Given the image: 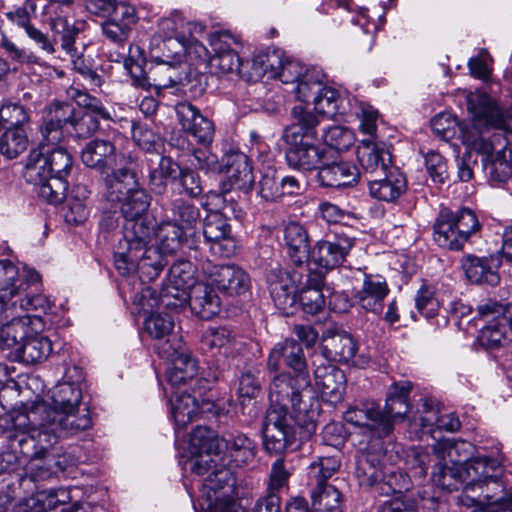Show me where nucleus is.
Returning a JSON list of instances; mask_svg holds the SVG:
<instances>
[{"label": "nucleus", "instance_id": "nucleus-6", "mask_svg": "<svg viewBox=\"0 0 512 512\" xmlns=\"http://www.w3.org/2000/svg\"><path fill=\"white\" fill-rule=\"evenodd\" d=\"M473 449V445L467 441L437 440L433 444V451L438 461L432 472V481L447 491L458 490L466 484L462 454H471Z\"/></svg>", "mask_w": 512, "mask_h": 512}, {"label": "nucleus", "instance_id": "nucleus-38", "mask_svg": "<svg viewBox=\"0 0 512 512\" xmlns=\"http://www.w3.org/2000/svg\"><path fill=\"white\" fill-rule=\"evenodd\" d=\"M281 64V52L272 51L254 55L246 63L241 62L240 77L246 81L257 82L266 74L269 78L275 75V69Z\"/></svg>", "mask_w": 512, "mask_h": 512}, {"label": "nucleus", "instance_id": "nucleus-50", "mask_svg": "<svg viewBox=\"0 0 512 512\" xmlns=\"http://www.w3.org/2000/svg\"><path fill=\"white\" fill-rule=\"evenodd\" d=\"M221 443L225 444L226 450L236 466L246 465L255 457V443L244 434H229L223 437L217 441V448H220Z\"/></svg>", "mask_w": 512, "mask_h": 512}, {"label": "nucleus", "instance_id": "nucleus-44", "mask_svg": "<svg viewBox=\"0 0 512 512\" xmlns=\"http://www.w3.org/2000/svg\"><path fill=\"white\" fill-rule=\"evenodd\" d=\"M43 149L44 145L39 143L37 148L29 152L24 170V178L37 187L39 196L41 188L49 184L52 178Z\"/></svg>", "mask_w": 512, "mask_h": 512}, {"label": "nucleus", "instance_id": "nucleus-33", "mask_svg": "<svg viewBox=\"0 0 512 512\" xmlns=\"http://www.w3.org/2000/svg\"><path fill=\"white\" fill-rule=\"evenodd\" d=\"M359 171L349 162H336L327 164L326 161L318 170L317 179L321 186L342 188L358 182Z\"/></svg>", "mask_w": 512, "mask_h": 512}, {"label": "nucleus", "instance_id": "nucleus-29", "mask_svg": "<svg viewBox=\"0 0 512 512\" xmlns=\"http://www.w3.org/2000/svg\"><path fill=\"white\" fill-rule=\"evenodd\" d=\"M300 191L301 185L296 177H280L272 169H267L258 182V194L265 201L274 202L286 195H297Z\"/></svg>", "mask_w": 512, "mask_h": 512}, {"label": "nucleus", "instance_id": "nucleus-60", "mask_svg": "<svg viewBox=\"0 0 512 512\" xmlns=\"http://www.w3.org/2000/svg\"><path fill=\"white\" fill-rule=\"evenodd\" d=\"M28 145L26 131L22 127H8L0 139V153L14 159L24 152Z\"/></svg>", "mask_w": 512, "mask_h": 512}, {"label": "nucleus", "instance_id": "nucleus-41", "mask_svg": "<svg viewBox=\"0 0 512 512\" xmlns=\"http://www.w3.org/2000/svg\"><path fill=\"white\" fill-rule=\"evenodd\" d=\"M315 383L322 396L330 401H338L345 390V375L343 371L333 365L317 367L315 370Z\"/></svg>", "mask_w": 512, "mask_h": 512}, {"label": "nucleus", "instance_id": "nucleus-52", "mask_svg": "<svg viewBox=\"0 0 512 512\" xmlns=\"http://www.w3.org/2000/svg\"><path fill=\"white\" fill-rule=\"evenodd\" d=\"M185 50V40L153 37L150 57L152 61L178 62L179 65H183Z\"/></svg>", "mask_w": 512, "mask_h": 512}, {"label": "nucleus", "instance_id": "nucleus-28", "mask_svg": "<svg viewBox=\"0 0 512 512\" xmlns=\"http://www.w3.org/2000/svg\"><path fill=\"white\" fill-rule=\"evenodd\" d=\"M357 158L366 173L386 174L392 167V155L385 143L362 140L357 148Z\"/></svg>", "mask_w": 512, "mask_h": 512}, {"label": "nucleus", "instance_id": "nucleus-56", "mask_svg": "<svg viewBox=\"0 0 512 512\" xmlns=\"http://www.w3.org/2000/svg\"><path fill=\"white\" fill-rule=\"evenodd\" d=\"M171 414L177 428H185L199 414L200 406L195 396L175 394L171 399Z\"/></svg>", "mask_w": 512, "mask_h": 512}, {"label": "nucleus", "instance_id": "nucleus-63", "mask_svg": "<svg viewBox=\"0 0 512 512\" xmlns=\"http://www.w3.org/2000/svg\"><path fill=\"white\" fill-rule=\"evenodd\" d=\"M340 96L334 88L320 86L317 95L313 98L315 110L319 114L333 117L337 114L340 106Z\"/></svg>", "mask_w": 512, "mask_h": 512}, {"label": "nucleus", "instance_id": "nucleus-21", "mask_svg": "<svg viewBox=\"0 0 512 512\" xmlns=\"http://www.w3.org/2000/svg\"><path fill=\"white\" fill-rule=\"evenodd\" d=\"M81 160L87 167L103 173L121 165L124 155L117 152L113 142L97 138L86 144L81 153Z\"/></svg>", "mask_w": 512, "mask_h": 512}, {"label": "nucleus", "instance_id": "nucleus-57", "mask_svg": "<svg viewBox=\"0 0 512 512\" xmlns=\"http://www.w3.org/2000/svg\"><path fill=\"white\" fill-rule=\"evenodd\" d=\"M187 230L181 228L175 222L164 219L158 226L156 237L161 246L162 252L173 254L183 244Z\"/></svg>", "mask_w": 512, "mask_h": 512}, {"label": "nucleus", "instance_id": "nucleus-15", "mask_svg": "<svg viewBox=\"0 0 512 512\" xmlns=\"http://www.w3.org/2000/svg\"><path fill=\"white\" fill-rule=\"evenodd\" d=\"M38 280V274H32L31 279H27L11 260L0 259V314L4 320L9 317L8 311L12 310L11 302H15Z\"/></svg>", "mask_w": 512, "mask_h": 512}, {"label": "nucleus", "instance_id": "nucleus-35", "mask_svg": "<svg viewBox=\"0 0 512 512\" xmlns=\"http://www.w3.org/2000/svg\"><path fill=\"white\" fill-rule=\"evenodd\" d=\"M388 291L389 288L384 279L379 276L365 275L363 286L355 293L354 299L364 310L378 313L382 309V302Z\"/></svg>", "mask_w": 512, "mask_h": 512}, {"label": "nucleus", "instance_id": "nucleus-40", "mask_svg": "<svg viewBox=\"0 0 512 512\" xmlns=\"http://www.w3.org/2000/svg\"><path fill=\"white\" fill-rule=\"evenodd\" d=\"M355 475L361 486L372 487L385 480L386 474L379 452L362 451L357 457Z\"/></svg>", "mask_w": 512, "mask_h": 512}, {"label": "nucleus", "instance_id": "nucleus-39", "mask_svg": "<svg viewBox=\"0 0 512 512\" xmlns=\"http://www.w3.org/2000/svg\"><path fill=\"white\" fill-rule=\"evenodd\" d=\"M411 390L412 384L409 381L394 383L390 387L381 413L391 423L392 427L395 422L403 420L409 412L408 397Z\"/></svg>", "mask_w": 512, "mask_h": 512}, {"label": "nucleus", "instance_id": "nucleus-64", "mask_svg": "<svg viewBox=\"0 0 512 512\" xmlns=\"http://www.w3.org/2000/svg\"><path fill=\"white\" fill-rule=\"evenodd\" d=\"M324 75H320L315 70H306L302 79L297 82L293 89L296 98L302 102H309L310 98H314L319 87L323 83Z\"/></svg>", "mask_w": 512, "mask_h": 512}, {"label": "nucleus", "instance_id": "nucleus-34", "mask_svg": "<svg viewBox=\"0 0 512 512\" xmlns=\"http://www.w3.org/2000/svg\"><path fill=\"white\" fill-rule=\"evenodd\" d=\"M135 23V9L127 4H122L113 16L102 24V32L110 41L123 44L128 40Z\"/></svg>", "mask_w": 512, "mask_h": 512}, {"label": "nucleus", "instance_id": "nucleus-2", "mask_svg": "<svg viewBox=\"0 0 512 512\" xmlns=\"http://www.w3.org/2000/svg\"><path fill=\"white\" fill-rule=\"evenodd\" d=\"M17 428L35 433V444L43 459L62 436L74 435L90 428L92 421L88 408L80 406L57 413L46 402L33 403L27 410L14 415Z\"/></svg>", "mask_w": 512, "mask_h": 512}, {"label": "nucleus", "instance_id": "nucleus-12", "mask_svg": "<svg viewBox=\"0 0 512 512\" xmlns=\"http://www.w3.org/2000/svg\"><path fill=\"white\" fill-rule=\"evenodd\" d=\"M354 244V237L343 232H336L314 244L309 260L321 270L335 269L346 261Z\"/></svg>", "mask_w": 512, "mask_h": 512}, {"label": "nucleus", "instance_id": "nucleus-31", "mask_svg": "<svg viewBox=\"0 0 512 512\" xmlns=\"http://www.w3.org/2000/svg\"><path fill=\"white\" fill-rule=\"evenodd\" d=\"M105 178V199L112 210L133 191L138 190L135 174L128 168L112 169Z\"/></svg>", "mask_w": 512, "mask_h": 512}, {"label": "nucleus", "instance_id": "nucleus-4", "mask_svg": "<svg viewBox=\"0 0 512 512\" xmlns=\"http://www.w3.org/2000/svg\"><path fill=\"white\" fill-rule=\"evenodd\" d=\"M467 110L470 114V124L461 125L460 132L465 145L485 155L483 160L491 158L492 143L481 137L483 131L491 128L510 132L509 119H512V105L503 110L485 92H470L467 97Z\"/></svg>", "mask_w": 512, "mask_h": 512}, {"label": "nucleus", "instance_id": "nucleus-1", "mask_svg": "<svg viewBox=\"0 0 512 512\" xmlns=\"http://www.w3.org/2000/svg\"><path fill=\"white\" fill-rule=\"evenodd\" d=\"M311 390L309 373L291 376L281 373L275 376L270 384V406L263 422V438L265 449L279 454L294 444L296 435V419L288 411L292 409L301 413L303 397Z\"/></svg>", "mask_w": 512, "mask_h": 512}, {"label": "nucleus", "instance_id": "nucleus-7", "mask_svg": "<svg viewBox=\"0 0 512 512\" xmlns=\"http://www.w3.org/2000/svg\"><path fill=\"white\" fill-rule=\"evenodd\" d=\"M479 228L477 217L470 209L454 212L444 208L433 225V240L441 248L459 251Z\"/></svg>", "mask_w": 512, "mask_h": 512}, {"label": "nucleus", "instance_id": "nucleus-14", "mask_svg": "<svg viewBox=\"0 0 512 512\" xmlns=\"http://www.w3.org/2000/svg\"><path fill=\"white\" fill-rule=\"evenodd\" d=\"M505 307L496 301L488 300L478 306L480 319L487 324L480 330L479 341L482 346L494 349L507 342L509 318Z\"/></svg>", "mask_w": 512, "mask_h": 512}, {"label": "nucleus", "instance_id": "nucleus-18", "mask_svg": "<svg viewBox=\"0 0 512 512\" xmlns=\"http://www.w3.org/2000/svg\"><path fill=\"white\" fill-rule=\"evenodd\" d=\"M344 420L362 430L363 434L380 440L392 433L391 423L382 415L379 407L374 404H363L362 407L351 406L343 414Z\"/></svg>", "mask_w": 512, "mask_h": 512}, {"label": "nucleus", "instance_id": "nucleus-36", "mask_svg": "<svg viewBox=\"0 0 512 512\" xmlns=\"http://www.w3.org/2000/svg\"><path fill=\"white\" fill-rule=\"evenodd\" d=\"M382 175L383 178L368 181L369 193L379 201L394 202L405 192L406 178L398 169L389 170Z\"/></svg>", "mask_w": 512, "mask_h": 512}, {"label": "nucleus", "instance_id": "nucleus-54", "mask_svg": "<svg viewBox=\"0 0 512 512\" xmlns=\"http://www.w3.org/2000/svg\"><path fill=\"white\" fill-rule=\"evenodd\" d=\"M49 27L53 33L54 41L61 42V48L71 57L75 58V41L80 29L67 17L57 16L50 19Z\"/></svg>", "mask_w": 512, "mask_h": 512}, {"label": "nucleus", "instance_id": "nucleus-46", "mask_svg": "<svg viewBox=\"0 0 512 512\" xmlns=\"http://www.w3.org/2000/svg\"><path fill=\"white\" fill-rule=\"evenodd\" d=\"M200 218V209L183 198L171 200L165 209V219L175 222V224L187 231L193 230Z\"/></svg>", "mask_w": 512, "mask_h": 512}, {"label": "nucleus", "instance_id": "nucleus-45", "mask_svg": "<svg viewBox=\"0 0 512 512\" xmlns=\"http://www.w3.org/2000/svg\"><path fill=\"white\" fill-rule=\"evenodd\" d=\"M423 415L420 417V426L423 432L433 433L435 430L455 432L461 424L453 413H441L431 403L423 404Z\"/></svg>", "mask_w": 512, "mask_h": 512}, {"label": "nucleus", "instance_id": "nucleus-5", "mask_svg": "<svg viewBox=\"0 0 512 512\" xmlns=\"http://www.w3.org/2000/svg\"><path fill=\"white\" fill-rule=\"evenodd\" d=\"M149 206L150 196L143 189L133 191L123 201L113 206L114 213L119 208L124 219L123 231L118 240V256L122 257L131 249L137 250L143 240L152 236L154 227L148 216Z\"/></svg>", "mask_w": 512, "mask_h": 512}, {"label": "nucleus", "instance_id": "nucleus-37", "mask_svg": "<svg viewBox=\"0 0 512 512\" xmlns=\"http://www.w3.org/2000/svg\"><path fill=\"white\" fill-rule=\"evenodd\" d=\"M172 339L173 344L163 343L157 347V352L162 358L171 361L172 367L193 381L197 376V362L186 351L180 336Z\"/></svg>", "mask_w": 512, "mask_h": 512}, {"label": "nucleus", "instance_id": "nucleus-43", "mask_svg": "<svg viewBox=\"0 0 512 512\" xmlns=\"http://www.w3.org/2000/svg\"><path fill=\"white\" fill-rule=\"evenodd\" d=\"M231 233V227L227 218L221 212L210 211L203 221V235L205 241L211 244L214 254L224 255L221 251V242L227 240Z\"/></svg>", "mask_w": 512, "mask_h": 512}, {"label": "nucleus", "instance_id": "nucleus-20", "mask_svg": "<svg viewBox=\"0 0 512 512\" xmlns=\"http://www.w3.org/2000/svg\"><path fill=\"white\" fill-rule=\"evenodd\" d=\"M75 112L74 107L67 102L51 103L45 109L43 123L40 127L42 139L52 142V144H58L63 138V129L70 128Z\"/></svg>", "mask_w": 512, "mask_h": 512}, {"label": "nucleus", "instance_id": "nucleus-48", "mask_svg": "<svg viewBox=\"0 0 512 512\" xmlns=\"http://www.w3.org/2000/svg\"><path fill=\"white\" fill-rule=\"evenodd\" d=\"M183 65L178 62L152 61L149 67L150 87L170 88L180 84L183 77Z\"/></svg>", "mask_w": 512, "mask_h": 512}, {"label": "nucleus", "instance_id": "nucleus-11", "mask_svg": "<svg viewBox=\"0 0 512 512\" xmlns=\"http://www.w3.org/2000/svg\"><path fill=\"white\" fill-rule=\"evenodd\" d=\"M67 97L85 109L84 112H75L68 132L77 138H88L99 128V119L112 120L111 112L103 105L101 100L77 87L66 90Z\"/></svg>", "mask_w": 512, "mask_h": 512}, {"label": "nucleus", "instance_id": "nucleus-30", "mask_svg": "<svg viewBox=\"0 0 512 512\" xmlns=\"http://www.w3.org/2000/svg\"><path fill=\"white\" fill-rule=\"evenodd\" d=\"M213 289L208 280V283H197L188 293L192 313L203 320H210L220 312L221 301Z\"/></svg>", "mask_w": 512, "mask_h": 512}, {"label": "nucleus", "instance_id": "nucleus-22", "mask_svg": "<svg viewBox=\"0 0 512 512\" xmlns=\"http://www.w3.org/2000/svg\"><path fill=\"white\" fill-rule=\"evenodd\" d=\"M177 119L182 129L191 134L198 142L210 144L214 135L213 123L203 116L198 108L188 102H180L175 106Z\"/></svg>", "mask_w": 512, "mask_h": 512}, {"label": "nucleus", "instance_id": "nucleus-26", "mask_svg": "<svg viewBox=\"0 0 512 512\" xmlns=\"http://www.w3.org/2000/svg\"><path fill=\"white\" fill-rule=\"evenodd\" d=\"M461 263L467 279L472 283L495 286L500 281L498 269L501 260L498 256L477 257L466 255Z\"/></svg>", "mask_w": 512, "mask_h": 512}, {"label": "nucleus", "instance_id": "nucleus-23", "mask_svg": "<svg viewBox=\"0 0 512 512\" xmlns=\"http://www.w3.org/2000/svg\"><path fill=\"white\" fill-rule=\"evenodd\" d=\"M209 281L221 293L228 296H238L250 288V277L245 270L236 265H221L215 267Z\"/></svg>", "mask_w": 512, "mask_h": 512}, {"label": "nucleus", "instance_id": "nucleus-58", "mask_svg": "<svg viewBox=\"0 0 512 512\" xmlns=\"http://www.w3.org/2000/svg\"><path fill=\"white\" fill-rule=\"evenodd\" d=\"M179 165L171 157L160 156L156 167L151 168L149 173L150 189L156 194H163L167 187L169 178L177 177V171H180Z\"/></svg>", "mask_w": 512, "mask_h": 512}, {"label": "nucleus", "instance_id": "nucleus-49", "mask_svg": "<svg viewBox=\"0 0 512 512\" xmlns=\"http://www.w3.org/2000/svg\"><path fill=\"white\" fill-rule=\"evenodd\" d=\"M322 347L324 355L334 361L348 362L357 352L356 342L344 331L326 336Z\"/></svg>", "mask_w": 512, "mask_h": 512}, {"label": "nucleus", "instance_id": "nucleus-24", "mask_svg": "<svg viewBox=\"0 0 512 512\" xmlns=\"http://www.w3.org/2000/svg\"><path fill=\"white\" fill-rule=\"evenodd\" d=\"M285 365L295 374L309 373L307 361L301 345L293 340L286 339L277 343L270 351L267 366L271 371H277Z\"/></svg>", "mask_w": 512, "mask_h": 512}, {"label": "nucleus", "instance_id": "nucleus-8", "mask_svg": "<svg viewBox=\"0 0 512 512\" xmlns=\"http://www.w3.org/2000/svg\"><path fill=\"white\" fill-rule=\"evenodd\" d=\"M6 434L7 448L0 454V474L14 471L22 460L43 459L35 442V433L29 434L26 428H17L14 416L10 420L0 419V435ZM32 470L37 467L30 463Z\"/></svg>", "mask_w": 512, "mask_h": 512}, {"label": "nucleus", "instance_id": "nucleus-42", "mask_svg": "<svg viewBox=\"0 0 512 512\" xmlns=\"http://www.w3.org/2000/svg\"><path fill=\"white\" fill-rule=\"evenodd\" d=\"M323 286V274L310 272L305 286L301 289L298 299L306 314L316 315L325 307V296L321 289Z\"/></svg>", "mask_w": 512, "mask_h": 512}, {"label": "nucleus", "instance_id": "nucleus-25", "mask_svg": "<svg viewBox=\"0 0 512 512\" xmlns=\"http://www.w3.org/2000/svg\"><path fill=\"white\" fill-rule=\"evenodd\" d=\"M227 174L229 188L224 187L223 191L238 189L243 192L251 190L254 183V175L250 160L247 155L241 152H230L223 157V170Z\"/></svg>", "mask_w": 512, "mask_h": 512}, {"label": "nucleus", "instance_id": "nucleus-53", "mask_svg": "<svg viewBox=\"0 0 512 512\" xmlns=\"http://www.w3.org/2000/svg\"><path fill=\"white\" fill-rule=\"evenodd\" d=\"M30 319L28 316L14 317L0 328V348L19 351L29 330Z\"/></svg>", "mask_w": 512, "mask_h": 512}, {"label": "nucleus", "instance_id": "nucleus-32", "mask_svg": "<svg viewBox=\"0 0 512 512\" xmlns=\"http://www.w3.org/2000/svg\"><path fill=\"white\" fill-rule=\"evenodd\" d=\"M284 240L290 261L301 267L310 259V239L305 227L298 222H289L284 228Z\"/></svg>", "mask_w": 512, "mask_h": 512}, {"label": "nucleus", "instance_id": "nucleus-59", "mask_svg": "<svg viewBox=\"0 0 512 512\" xmlns=\"http://www.w3.org/2000/svg\"><path fill=\"white\" fill-rule=\"evenodd\" d=\"M145 329L147 333L159 343L156 348L163 344H173L174 336H179L173 332L174 321L168 314H151L145 321Z\"/></svg>", "mask_w": 512, "mask_h": 512}, {"label": "nucleus", "instance_id": "nucleus-13", "mask_svg": "<svg viewBox=\"0 0 512 512\" xmlns=\"http://www.w3.org/2000/svg\"><path fill=\"white\" fill-rule=\"evenodd\" d=\"M195 269L191 262L176 261L168 273V282L162 290L161 302L166 307H183L187 303L188 293L195 283Z\"/></svg>", "mask_w": 512, "mask_h": 512}, {"label": "nucleus", "instance_id": "nucleus-10", "mask_svg": "<svg viewBox=\"0 0 512 512\" xmlns=\"http://www.w3.org/2000/svg\"><path fill=\"white\" fill-rule=\"evenodd\" d=\"M44 145V154L52 175L49 184L44 185L40 190V197L51 204L61 203L68 190L67 177L73 166V160L70 153L58 144H52L49 141L40 142Z\"/></svg>", "mask_w": 512, "mask_h": 512}, {"label": "nucleus", "instance_id": "nucleus-62", "mask_svg": "<svg viewBox=\"0 0 512 512\" xmlns=\"http://www.w3.org/2000/svg\"><path fill=\"white\" fill-rule=\"evenodd\" d=\"M315 512H343L341 494L335 487H324L312 493Z\"/></svg>", "mask_w": 512, "mask_h": 512}, {"label": "nucleus", "instance_id": "nucleus-9", "mask_svg": "<svg viewBox=\"0 0 512 512\" xmlns=\"http://www.w3.org/2000/svg\"><path fill=\"white\" fill-rule=\"evenodd\" d=\"M150 239L151 237L143 240L137 250L131 249L122 257L118 256V244L116 245L114 265L119 274L128 276L138 271L142 281H153L159 276L167 265L165 256L169 254L162 252L160 245L159 247H147Z\"/></svg>", "mask_w": 512, "mask_h": 512}, {"label": "nucleus", "instance_id": "nucleus-16", "mask_svg": "<svg viewBox=\"0 0 512 512\" xmlns=\"http://www.w3.org/2000/svg\"><path fill=\"white\" fill-rule=\"evenodd\" d=\"M212 54L209 57V68L212 73L225 75L235 74L240 76L241 61L234 50L237 41L227 31L212 33L209 37Z\"/></svg>", "mask_w": 512, "mask_h": 512}, {"label": "nucleus", "instance_id": "nucleus-55", "mask_svg": "<svg viewBox=\"0 0 512 512\" xmlns=\"http://www.w3.org/2000/svg\"><path fill=\"white\" fill-rule=\"evenodd\" d=\"M52 350V342L47 336L41 334H27L17 353L24 362L36 364L47 359Z\"/></svg>", "mask_w": 512, "mask_h": 512}, {"label": "nucleus", "instance_id": "nucleus-51", "mask_svg": "<svg viewBox=\"0 0 512 512\" xmlns=\"http://www.w3.org/2000/svg\"><path fill=\"white\" fill-rule=\"evenodd\" d=\"M511 158L512 151L504 147L492 154L490 159L483 160V167L491 185H500L511 178Z\"/></svg>", "mask_w": 512, "mask_h": 512}, {"label": "nucleus", "instance_id": "nucleus-19", "mask_svg": "<svg viewBox=\"0 0 512 512\" xmlns=\"http://www.w3.org/2000/svg\"><path fill=\"white\" fill-rule=\"evenodd\" d=\"M299 281L296 273H290L282 268H273L267 276L268 289L276 307L288 314L297 299L296 283Z\"/></svg>", "mask_w": 512, "mask_h": 512}, {"label": "nucleus", "instance_id": "nucleus-17", "mask_svg": "<svg viewBox=\"0 0 512 512\" xmlns=\"http://www.w3.org/2000/svg\"><path fill=\"white\" fill-rule=\"evenodd\" d=\"M470 454L463 453L464 473L466 475L467 483L464 485L463 490L465 493L480 489L483 493L484 485L488 486L490 483L501 488L498 482V477L502 473L500 462L487 456H476L469 458Z\"/></svg>", "mask_w": 512, "mask_h": 512}, {"label": "nucleus", "instance_id": "nucleus-61", "mask_svg": "<svg viewBox=\"0 0 512 512\" xmlns=\"http://www.w3.org/2000/svg\"><path fill=\"white\" fill-rule=\"evenodd\" d=\"M340 467V461L336 457H318L309 466V478L316 483V490L324 487H333L327 485L326 481L334 475Z\"/></svg>", "mask_w": 512, "mask_h": 512}, {"label": "nucleus", "instance_id": "nucleus-27", "mask_svg": "<svg viewBox=\"0 0 512 512\" xmlns=\"http://www.w3.org/2000/svg\"><path fill=\"white\" fill-rule=\"evenodd\" d=\"M76 377L75 381L63 380L57 383L50 391L52 405L49 407L57 413L67 409L81 406L82 390L79 381L82 378L81 370L77 367L68 369L66 378Z\"/></svg>", "mask_w": 512, "mask_h": 512}, {"label": "nucleus", "instance_id": "nucleus-3", "mask_svg": "<svg viewBox=\"0 0 512 512\" xmlns=\"http://www.w3.org/2000/svg\"><path fill=\"white\" fill-rule=\"evenodd\" d=\"M291 115L293 122L285 128L282 135L288 145L285 152L288 165L303 171L320 169L327 160V151L313 143L317 138V116L301 105L295 106Z\"/></svg>", "mask_w": 512, "mask_h": 512}, {"label": "nucleus", "instance_id": "nucleus-47", "mask_svg": "<svg viewBox=\"0 0 512 512\" xmlns=\"http://www.w3.org/2000/svg\"><path fill=\"white\" fill-rule=\"evenodd\" d=\"M191 445L196 449L198 456L192 460V471L197 475H204L211 468L214 460L211 458L212 441L210 430L206 427H197L191 435Z\"/></svg>", "mask_w": 512, "mask_h": 512}]
</instances>
